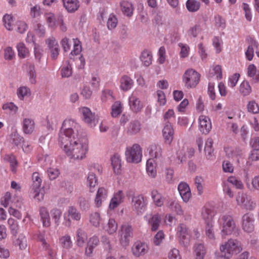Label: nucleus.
Returning <instances> with one entry per match:
<instances>
[{
    "label": "nucleus",
    "instance_id": "1",
    "mask_svg": "<svg viewBox=\"0 0 259 259\" xmlns=\"http://www.w3.org/2000/svg\"><path fill=\"white\" fill-rule=\"evenodd\" d=\"M79 128L76 120L66 118L59 130V143L66 155L71 159L82 160L89 150V141L87 137L76 138Z\"/></svg>",
    "mask_w": 259,
    "mask_h": 259
},
{
    "label": "nucleus",
    "instance_id": "2",
    "mask_svg": "<svg viewBox=\"0 0 259 259\" xmlns=\"http://www.w3.org/2000/svg\"><path fill=\"white\" fill-rule=\"evenodd\" d=\"M242 250L241 243L237 239H230L220 246V252L215 253L216 259H230Z\"/></svg>",
    "mask_w": 259,
    "mask_h": 259
},
{
    "label": "nucleus",
    "instance_id": "3",
    "mask_svg": "<svg viewBox=\"0 0 259 259\" xmlns=\"http://www.w3.org/2000/svg\"><path fill=\"white\" fill-rule=\"evenodd\" d=\"M177 234L180 243L186 247L188 246L192 239L199 238L200 233L197 229H190L184 224H180L177 228Z\"/></svg>",
    "mask_w": 259,
    "mask_h": 259
},
{
    "label": "nucleus",
    "instance_id": "4",
    "mask_svg": "<svg viewBox=\"0 0 259 259\" xmlns=\"http://www.w3.org/2000/svg\"><path fill=\"white\" fill-rule=\"evenodd\" d=\"M0 204L4 207L13 206L21 209L24 205V201L22 197L18 194L8 191L2 196Z\"/></svg>",
    "mask_w": 259,
    "mask_h": 259
},
{
    "label": "nucleus",
    "instance_id": "5",
    "mask_svg": "<svg viewBox=\"0 0 259 259\" xmlns=\"http://www.w3.org/2000/svg\"><path fill=\"white\" fill-rule=\"evenodd\" d=\"M218 224L222 236L231 235L236 230V224L233 217L228 214H222L219 217Z\"/></svg>",
    "mask_w": 259,
    "mask_h": 259
},
{
    "label": "nucleus",
    "instance_id": "6",
    "mask_svg": "<svg viewBox=\"0 0 259 259\" xmlns=\"http://www.w3.org/2000/svg\"><path fill=\"white\" fill-rule=\"evenodd\" d=\"M124 155L127 162L138 163L142 161V149L138 144H134L126 147Z\"/></svg>",
    "mask_w": 259,
    "mask_h": 259
},
{
    "label": "nucleus",
    "instance_id": "7",
    "mask_svg": "<svg viewBox=\"0 0 259 259\" xmlns=\"http://www.w3.org/2000/svg\"><path fill=\"white\" fill-rule=\"evenodd\" d=\"M200 74L192 68L187 69L182 76V80L187 89L195 88L199 83Z\"/></svg>",
    "mask_w": 259,
    "mask_h": 259
},
{
    "label": "nucleus",
    "instance_id": "8",
    "mask_svg": "<svg viewBox=\"0 0 259 259\" xmlns=\"http://www.w3.org/2000/svg\"><path fill=\"white\" fill-rule=\"evenodd\" d=\"M78 112L81 120L91 127L96 126L97 121L95 114L87 107L82 106L78 108Z\"/></svg>",
    "mask_w": 259,
    "mask_h": 259
},
{
    "label": "nucleus",
    "instance_id": "9",
    "mask_svg": "<svg viewBox=\"0 0 259 259\" xmlns=\"http://www.w3.org/2000/svg\"><path fill=\"white\" fill-rule=\"evenodd\" d=\"M131 204L133 210L138 214H141L147 209L148 200L143 195L139 194L133 197Z\"/></svg>",
    "mask_w": 259,
    "mask_h": 259
},
{
    "label": "nucleus",
    "instance_id": "10",
    "mask_svg": "<svg viewBox=\"0 0 259 259\" xmlns=\"http://www.w3.org/2000/svg\"><path fill=\"white\" fill-rule=\"evenodd\" d=\"M132 236L133 229L132 226L128 224L122 225L119 239L121 245L124 247L128 246Z\"/></svg>",
    "mask_w": 259,
    "mask_h": 259
},
{
    "label": "nucleus",
    "instance_id": "11",
    "mask_svg": "<svg viewBox=\"0 0 259 259\" xmlns=\"http://www.w3.org/2000/svg\"><path fill=\"white\" fill-rule=\"evenodd\" d=\"M238 205L248 210H252L255 207V203L249 196L244 193H239L236 198Z\"/></svg>",
    "mask_w": 259,
    "mask_h": 259
},
{
    "label": "nucleus",
    "instance_id": "12",
    "mask_svg": "<svg viewBox=\"0 0 259 259\" xmlns=\"http://www.w3.org/2000/svg\"><path fill=\"white\" fill-rule=\"evenodd\" d=\"M198 130L202 134L207 135L212 128L210 118L205 115H200L198 119Z\"/></svg>",
    "mask_w": 259,
    "mask_h": 259
},
{
    "label": "nucleus",
    "instance_id": "13",
    "mask_svg": "<svg viewBox=\"0 0 259 259\" xmlns=\"http://www.w3.org/2000/svg\"><path fill=\"white\" fill-rule=\"evenodd\" d=\"M131 250L134 256L138 257L144 255L148 252L149 246L144 242L138 241L133 244Z\"/></svg>",
    "mask_w": 259,
    "mask_h": 259
},
{
    "label": "nucleus",
    "instance_id": "14",
    "mask_svg": "<svg viewBox=\"0 0 259 259\" xmlns=\"http://www.w3.org/2000/svg\"><path fill=\"white\" fill-rule=\"evenodd\" d=\"M46 44L53 60L57 59L60 52L59 46L56 39L53 36L46 39Z\"/></svg>",
    "mask_w": 259,
    "mask_h": 259
},
{
    "label": "nucleus",
    "instance_id": "15",
    "mask_svg": "<svg viewBox=\"0 0 259 259\" xmlns=\"http://www.w3.org/2000/svg\"><path fill=\"white\" fill-rule=\"evenodd\" d=\"M128 105L130 109L135 113L140 112L144 105L134 92L128 98Z\"/></svg>",
    "mask_w": 259,
    "mask_h": 259
},
{
    "label": "nucleus",
    "instance_id": "16",
    "mask_svg": "<svg viewBox=\"0 0 259 259\" xmlns=\"http://www.w3.org/2000/svg\"><path fill=\"white\" fill-rule=\"evenodd\" d=\"M36 128V125L33 119L30 117L24 118L22 122V130L24 134L32 135Z\"/></svg>",
    "mask_w": 259,
    "mask_h": 259
},
{
    "label": "nucleus",
    "instance_id": "17",
    "mask_svg": "<svg viewBox=\"0 0 259 259\" xmlns=\"http://www.w3.org/2000/svg\"><path fill=\"white\" fill-rule=\"evenodd\" d=\"M70 217L74 220L79 221L81 218V214L75 207L70 206L68 208L67 211L64 214V224L68 227L71 224Z\"/></svg>",
    "mask_w": 259,
    "mask_h": 259
},
{
    "label": "nucleus",
    "instance_id": "18",
    "mask_svg": "<svg viewBox=\"0 0 259 259\" xmlns=\"http://www.w3.org/2000/svg\"><path fill=\"white\" fill-rule=\"evenodd\" d=\"M242 227L243 230L250 233L254 230V219L253 215L250 213L244 214L242 218Z\"/></svg>",
    "mask_w": 259,
    "mask_h": 259
},
{
    "label": "nucleus",
    "instance_id": "19",
    "mask_svg": "<svg viewBox=\"0 0 259 259\" xmlns=\"http://www.w3.org/2000/svg\"><path fill=\"white\" fill-rule=\"evenodd\" d=\"M124 195L122 191L118 190L115 192L111 198L108 208L110 210H114L117 208L123 201Z\"/></svg>",
    "mask_w": 259,
    "mask_h": 259
},
{
    "label": "nucleus",
    "instance_id": "20",
    "mask_svg": "<svg viewBox=\"0 0 259 259\" xmlns=\"http://www.w3.org/2000/svg\"><path fill=\"white\" fill-rule=\"evenodd\" d=\"M208 77L215 80L223 78V67L219 64H212L210 66Z\"/></svg>",
    "mask_w": 259,
    "mask_h": 259
},
{
    "label": "nucleus",
    "instance_id": "21",
    "mask_svg": "<svg viewBox=\"0 0 259 259\" xmlns=\"http://www.w3.org/2000/svg\"><path fill=\"white\" fill-rule=\"evenodd\" d=\"M118 223L113 218H110L102 226V230L109 235L115 234L118 230Z\"/></svg>",
    "mask_w": 259,
    "mask_h": 259
},
{
    "label": "nucleus",
    "instance_id": "22",
    "mask_svg": "<svg viewBox=\"0 0 259 259\" xmlns=\"http://www.w3.org/2000/svg\"><path fill=\"white\" fill-rule=\"evenodd\" d=\"M108 195V190L103 187H99L97 191L96 196L94 199V203L96 207H100L103 201L107 198Z\"/></svg>",
    "mask_w": 259,
    "mask_h": 259
},
{
    "label": "nucleus",
    "instance_id": "23",
    "mask_svg": "<svg viewBox=\"0 0 259 259\" xmlns=\"http://www.w3.org/2000/svg\"><path fill=\"white\" fill-rule=\"evenodd\" d=\"M180 195L183 201L187 203L191 198V192L189 185L184 182L180 183L178 187Z\"/></svg>",
    "mask_w": 259,
    "mask_h": 259
},
{
    "label": "nucleus",
    "instance_id": "24",
    "mask_svg": "<svg viewBox=\"0 0 259 259\" xmlns=\"http://www.w3.org/2000/svg\"><path fill=\"white\" fill-rule=\"evenodd\" d=\"M59 243L62 249L63 255L66 254L67 252L72 247L73 242L71 236L68 234H65L59 239Z\"/></svg>",
    "mask_w": 259,
    "mask_h": 259
},
{
    "label": "nucleus",
    "instance_id": "25",
    "mask_svg": "<svg viewBox=\"0 0 259 259\" xmlns=\"http://www.w3.org/2000/svg\"><path fill=\"white\" fill-rule=\"evenodd\" d=\"M99 242V239L97 236H94L91 237L87 242L84 254L88 257L92 256L94 249L98 245Z\"/></svg>",
    "mask_w": 259,
    "mask_h": 259
},
{
    "label": "nucleus",
    "instance_id": "26",
    "mask_svg": "<svg viewBox=\"0 0 259 259\" xmlns=\"http://www.w3.org/2000/svg\"><path fill=\"white\" fill-rule=\"evenodd\" d=\"M39 214L42 226L46 228L50 227L51 221L50 213L47 208L44 206L40 207L39 208Z\"/></svg>",
    "mask_w": 259,
    "mask_h": 259
},
{
    "label": "nucleus",
    "instance_id": "27",
    "mask_svg": "<svg viewBox=\"0 0 259 259\" xmlns=\"http://www.w3.org/2000/svg\"><path fill=\"white\" fill-rule=\"evenodd\" d=\"M16 94L18 98L21 101H24L31 98L32 92L31 89L26 85H21L17 88Z\"/></svg>",
    "mask_w": 259,
    "mask_h": 259
},
{
    "label": "nucleus",
    "instance_id": "28",
    "mask_svg": "<svg viewBox=\"0 0 259 259\" xmlns=\"http://www.w3.org/2000/svg\"><path fill=\"white\" fill-rule=\"evenodd\" d=\"M174 134V131L172 126L170 123H166L162 130V135L165 143L170 144L171 143L173 140Z\"/></svg>",
    "mask_w": 259,
    "mask_h": 259
},
{
    "label": "nucleus",
    "instance_id": "29",
    "mask_svg": "<svg viewBox=\"0 0 259 259\" xmlns=\"http://www.w3.org/2000/svg\"><path fill=\"white\" fill-rule=\"evenodd\" d=\"M134 85L133 80L126 75H123L119 79V88L123 92L130 90Z\"/></svg>",
    "mask_w": 259,
    "mask_h": 259
},
{
    "label": "nucleus",
    "instance_id": "30",
    "mask_svg": "<svg viewBox=\"0 0 259 259\" xmlns=\"http://www.w3.org/2000/svg\"><path fill=\"white\" fill-rule=\"evenodd\" d=\"M144 218L151 226L152 231H156L158 229L161 221V217L159 214L157 213L150 216L146 215Z\"/></svg>",
    "mask_w": 259,
    "mask_h": 259
},
{
    "label": "nucleus",
    "instance_id": "31",
    "mask_svg": "<svg viewBox=\"0 0 259 259\" xmlns=\"http://www.w3.org/2000/svg\"><path fill=\"white\" fill-rule=\"evenodd\" d=\"M44 17L49 28L55 29L58 26V18H61L60 17H56L51 12L46 13Z\"/></svg>",
    "mask_w": 259,
    "mask_h": 259
},
{
    "label": "nucleus",
    "instance_id": "32",
    "mask_svg": "<svg viewBox=\"0 0 259 259\" xmlns=\"http://www.w3.org/2000/svg\"><path fill=\"white\" fill-rule=\"evenodd\" d=\"M157 162L154 158H149L146 163V171L149 177L155 178L157 176Z\"/></svg>",
    "mask_w": 259,
    "mask_h": 259
},
{
    "label": "nucleus",
    "instance_id": "33",
    "mask_svg": "<svg viewBox=\"0 0 259 259\" xmlns=\"http://www.w3.org/2000/svg\"><path fill=\"white\" fill-rule=\"evenodd\" d=\"M63 6L68 13H74L80 7L78 0H62Z\"/></svg>",
    "mask_w": 259,
    "mask_h": 259
},
{
    "label": "nucleus",
    "instance_id": "34",
    "mask_svg": "<svg viewBox=\"0 0 259 259\" xmlns=\"http://www.w3.org/2000/svg\"><path fill=\"white\" fill-rule=\"evenodd\" d=\"M36 235L37 239L41 243L43 248L48 252L50 256H54L55 255V251L52 250L50 245L46 240L45 232H39Z\"/></svg>",
    "mask_w": 259,
    "mask_h": 259
},
{
    "label": "nucleus",
    "instance_id": "35",
    "mask_svg": "<svg viewBox=\"0 0 259 259\" xmlns=\"http://www.w3.org/2000/svg\"><path fill=\"white\" fill-rule=\"evenodd\" d=\"M111 163L115 174L119 175L121 172V158L119 155L115 154L111 157Z\"/></svg>",
    "mask_w": 259,
    "mask_h": 259
},
{
    "label": "nucleus",
    "instance_id": "36",
    "mask_svg": "<svg viewBox=\"0 0 259 259\" xmlns=\"http://www.w3.org/2000/svg\"><path fill=\"white\" fill-rule=\"evenodd\" d=\"M194 153V149L192 148H188L185 147H182L177 152V156L181 161H183L187 157H190L193 155Z\"/></svg>",
    "mask_w": 259,
    "mask_h": 259
},
{
    "label": "nucleus",
    "instance_id": "37",
    "mask_svg": "<svg viewBox=\"0 0 259 259\" xmlns=\"http://www.w3.org/2000/svg\"><path fill=\"white\" fill-rule=\"evenodd\" d=\"M97 184L98 179L96 175L93 172L89 173L87 178L86 185L90 192H94L95 188Z\"/></svg>",
    "mask_w": 259,
    "mask_h": 259
},
{
    "label": "nucleus",
    "instance_id": "38",
    "mask_svg": "<svg viewBox=\"0 0 259 259\" xmlns=\"http://www.w3.org/2000/svg\"><path fill=\"white\" fill-rule=\"evenodd\" d=\"M16 48L18 56L20 58L24 59L29 57L30 51L23 42H19L16 46Z\"/></svg>",
    "mask_w": 259,
    "mask_h": 259
},
{
    "label": "nucleus",
    "instance_id": "39",
    "mask_svg": "<svg viewBox=\"0 0 259 259\" xmlns=\"http://www.w3.org/2000/svg\"><path fill=\"white\" fill-rule=\"evenodd\" d=\"M151 195L154 204L158 206H162L165 201L164 197L157 190H154L151 191Z\"/></svg>",
    "mask_w": 259,
    "mask_h": 259
},
{
    "label": "nucleus",
    "instance_id": "40",
    "mask_svg": "<svg viewBox=\"0 0 259 259\" xmlns=\"http://www.w3.org/2000/svg\"><path fill=\"white\" fill-rule=\"evenodd\" d=\"M89 221L90 224L96 228H99L102 222L100 213L98 212H93L89 215Z\"/></svg>",
    "mask_w": 259,
    "mask_h": 259
},
{
    "label": "nucleus",
    "instance_id": "41",
    "mask_svg": "<svg viewBox=\"0 0 259 259\" xmlns=\"http://www.w3.org/2000/svg\"><path fill=\"white\" fill-rule=\"evenodd\" d=\"M120 8L124 15L128 17L133 15L134 8L131 3L123 1L120 3Z\"/></svg>",
    "mask_w": 259,
    "mask_h": 259
},
{
    "label": "nucleus",
    "instance_id": "42",
    "mask_svg": "<svg viewBox=\"0 0 259 259\" xmlns=\"http://www.w3.org/2000/svg\"><path fill=\"white\" fill-rule=\"evenodd\" d=\"M122 105L120 101H116L114 102L111 107V115L113 118L117 117L122 113Z\"/></svg>",
    "mask_w": 259,
    "mask_h": 259
},
{
    "label": "nucleus",
    "instance_id": "43",
    "mask_svg": "<svg viewBox=\"0 0 259 259\" xmlns=\"http://www.w3.org/2000/svg\"><path fill=\"white\" fill-rule=\"evenodd\" d=\"M213 140L208 138L205 144L204 152L207 159H211L213 157V149L212 148Z\"/></svg>",
    "mask_w": 259,
    "mask_h": 259
},
{
    "label": "nucleus",
    "instance_id": "44",
    "mask_svg": "<svg viewBox=\"0 0 259 259\" xmlns=\"http://www.w3.org/2000/svg\"><path fill=\"white\" fill-rule=\"evenodd\" d=\"M14 19L11 14H6L3 17V23L6 29L9 31L13 30Z\"/></svg>",
    "mask_w": 259,
    "mask_h": 259
},
{
    "label": "nucleus",
    "instance_id": "45",
    "mask_svg": "<svg viewBox=\"0 0 259 259\" xmlns=\"http://www.w3.org/2000/svg\"><path fill=\"white\" fill-rule=\"evenodd\" d=\"M247 75L252 80L257 81L259 80V70L254 64H250L247 67Z\"/></svg>",
    "mask_w": 259,
    "mask_h": 259
},
{
    "label": "nucleus",
    "instance_id": "46",
    "mask_svg": "<svg viewBox=\"0 0 259 259\" xmlns=\"http://www.w3.org/2000/svg\"><path fill=\"white\" fill-rule=\"evenodd\" d=\"M87 235L86 233L80 229L78 230L76 232V238L77 246L79 247H82L87 241Z\"/></svg>",
    "mask_w": 259,
    "mask_h": 259
},
{
    "label": "nucleus",
    "instance_id": "47",
    "mask_svg": "<svg viewBox=\"0 0 259 259\" xmlns=\"http://www.w3.org/2000/svg\"><path fill=\"white\" fill-rule=\"evenodd\" d=\"M213 26L218 30H224L226 26L225 19L220 15H216L213 21Z\"/></svg>",
    "mask_w": 259,
    "mask_h": 259
},
{
    "label": "nucleus",
    "instance_id": "48",
    "mask_svg": "<svg viewBox=\"0 0 259 259\" xmlns=\"http://www.w3.org/2000/svg\"><path fill=\"white\" fill-rule=\"evenodd\" d=\"M114 99L112 91L108 89L102 91L101 95V100L102 103H106L109 101H112Z\"/></svg>",
    "mask_w": 259,
    "mask_h": 259
},
{
    "label": "nucleus",
    "instance_id": "49",
    "mask_svg": "<svg viewBox=\"0 0 259 259\" xmlns=\"http://www.w3.org/2000/svg\"><path fill=\"white\" fill-rule=\"evenodd\" d=\"M140 59L144 65L149 66L152 61V55L151 52L144 51L141 55Z\"/></svg>",
    "mask_w": 259,
    "mask_h": 259
},
{
    "label": "nucleus",
    "instance_id": "50",
    "mask_svg": "<svg viewBox=\"0 0 259 259\" xmlns=\"http://www.w3.org/2000/svg\"><path fill=\"white\" fill-rule=\"evenodd\" d=\"M27 75L29 82L31 84H35L36 83V73L34 65H31L29 66L27 72Z\"/></svg>",
    "mask_w": 259,
    "mask_h": 259
},
{
    "label": "nucleus",
    "instance_id": "51",
    "mask_svg": "<svg viewBox=\"0 0 259 259\" xmlns=\"http://www.w3.org/2000/svg\"><path fill=\"white\" fill-rule=\"evenodd\" d=\"M239 92L244 96L249 95L251 91V87L247 81L244 80L239 85Z\"/></svg>",
    "mask_w": 259,
    "mask_h": 259
},
{
    "label": "nucleus",
    "instance_id": "52",
    "mask_svg": "<svg viewBox=\"0 0 259 259\" xmlns=\"http://www.w3.org/2000/svg\"><path fill=\"white\" fill-rule=\"evenodd\" d=\"M204 25L202 24H197L191 27L188 31V34L189 36L193 37H196L203 30Z\"/></svg>",
    "mask_w": 259,
    "mask_h": 259
},
{
    "label": "nucleus",
    "instance_id": "53",
    "mask_svg": "<svg viewBox=\"0 0 259 259\" xmlns=\"http://www.w3.org/2000/svg\"><path fill=\"white\" fill-rule=\"evenodd\" d=\"M72 68L69 61H66L61 69V75L63 77H68L72 75Z\"/></svg>",
    "mask_w": 259,
    "mask_h": 259
},
{
    "label": "nucleus",
    "instance_id": "54",
    "mask_svg": "<svg viewBox=\"0 0 259 259\" xmlns=\"http://www.w3.org/2000/svg\"><path fill=\"white\" fill-rule=\"evenodd\" d=\"M15 245L18 246L20 250H25L27 247L26 237L20 234L14 242Z\"/></svg>",
    "mask_w": 259,
    "mask_h": 259
},
{
    "label": "nucleus",
    "instance_id": "55",
    "mask_svg": "<svg viewBox=\"0 0 259 259\" xmlns=\"http://www.w3.org/2000/svg\"><path fill=\"white\" fill-rule=\"evenodd\" d=\"M223 182L227 183L228 185L230 184L235 187L236 188L239 189H242L244 187L242 182L234 176L229 177L227 180L224 181Z\"/></svg>",
    "mask_w": 259,
    "mask_h": 259
},
{
    "label": "nucleus",
    "instance_id": "56",
    "mask_svg": "<svg viewBox=\"0 0 259 259\" xmlns=\"http://www.w3.org/2000/svg\"><path fill=\"white\" fill-rule=\"evenodd\" d=\"M247 111L252 114L259 113V105L255 100H250L247 102L246 105Z\"/></svg>",
    "mask_w": 259,
    "mask_h": 259
},
{
    "label": "nucleus",
    "instance_id": "57",
    "mask_svg": "<svg viewBox=\"0 0 259 259\" xmlns=\"http://www.w3.org/2000/svg\"><path fill=\"white\" fill-rule=\"evenodd\" d=\"M186 5L187 10L191 12L197 11L200 7V3L196 0H188Z\"/></svg>",
    "mask_w": 259,
    "mask_h": 259
},
{
    "label": "nucleus",
    "instance_id": "58",
    "mask_svg": "<svg viewBox=\"0 0 259 259\" xmlns=\"http://www.w3.org/2000/svg\"><path fill=\"white\" fill-rule=\"evenodd\" d=\"M194 252L196 255V259H204L206 251L204 245L202 244H198L194 247Z\"/></svg>",
    "mask_w": 259,
    "mask_h": 259
},
{
    "label": "nucleus",
    "instance_id": "59",
    "mask_svg": "<svg viewBox=\"0 0 259 259\" xmlns=\"http://www.w3.org/2000/svg\"><path fill=\"white\" fill-rule=\"evenodd\" d=\"M205 233L206 237L209 239L214 240L215 239L212 222L207 223L205 229Z\"/></svg>",
    "mask_w": 259,
    "mask_h": 259
},
{
    "label": "nucleus",
    "instance_id": "60",
    "mask_svg": "<svg viewBox=\"0 0 259 259\" xmlns=\"http://www.w3.org/2000/svg\"><path fill=\"white\" fill-rule=\"evenodd\" d=\"M201 215L202 219L207 223L212 222L213 214L210 208L204 207L202 210Z\"/></svg>",
    "mask_w": 259,
    "mask_h": 259
},
{
    "label": "nucleus",
    "instance_id": "61",
    "mask_svg": "<svg viewBox=\"0 0 259 259\" xmlns=\"http://www.w3.org/2000/svg\"><path fill=\"white\" fill-rule=\"evenodd\" d=\"M157 102L160 106H164L166 103V99L164 93L162 90H157L155 95Z\"/></svg>",
    "mask_w": 259,
    "mask_h": 259
},
{
    "label": "nucleus",
    "instance_id": "62",
    "mask_svg": "<svg viewBox=\"0 0 259 259\" xmlns=\"http://www.w3.org/2000/svg\"><path fill=\"white\" fill-rule=\"evenodd\" d=\"M33 50L35 60L40 62L44 55L43 48L38 44H35Z\"/></svg>",
    "mask_w": 259,
    "mask_h": 259
},
{
    "label": "nucleus",
    "instance_id": "63",
    "mask_svg": "<svg viewBox=\"0 0 259 259\" xmlns=\"http://www.w3.org/2000/svg\"><path fill=\"white\" fill-rule=\"evenodd\" d=\"M179 47L180 48V56L182 58H185L189 56L190 51L189 46L186 44L179 43Z\"/></svg>",
    "mask_w": 259,
    "mask_h": 259
},
{
    "label": "nucleus",
    "instance_id": "64",
    "mask_svg": "<svg viewBox=\"0 0 259 259\" xmlns=\"http://www.w3.org/2000/svg\"><path fill=\"white\" fill-rule=\"evenodd\" d=\"M8 224L11 233L14 235L17 234L19 228L17 221L14 219L10 218L8 220Z\"/></svg>",
    "mask_w": 259,
    "mask_h": 259
}]
</instances>
